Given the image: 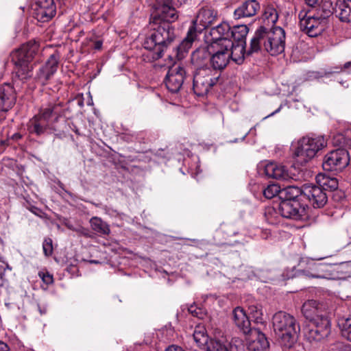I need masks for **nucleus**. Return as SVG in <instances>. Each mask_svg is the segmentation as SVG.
Wrapping results in <instances>:
<instances>
[{"mask_svg":"<svg viewBox=\"0 0 351 351\" xmlns=\"http://www.w3.org/2000/svg\"><path fill=\"white\" fill-rule=\"evenodd\" d=\"M285 32L280 27L267 29L261 26L250 40L249 54L265 51L271 56L282 53L285 48Z\"/></svg>","mask_w":351,"mask_h":351,"instance_id":"nucleus-1","label":"nucleus"},{"mask_svg":"<svg viewBox=\"0 0 351 351\" xmlns=\"http://www.w3.org/2000/svg\"><path fill=\"white\" fill-rule=\"evenodd\" d=\"M152 32L145 39L143 46L148 51V61H154L162 57L163 53L175 40V28L168 22L153 24Z\"/></svg>","mask_w":351,"mask_h":351,"instance_id":"nucleus-2","label":"nucleus"},{"mask_svg":"<svg viewBox=\"0 0 351 351\" xmlns=\"http://www.w3.org/2000/svg\"><path fill=\"white\" fill-rule=\"evenodd\" d=\"M217 19V12L211 8H201L196 16V19L192 21V24L189 28L186 36L178 45V56L180 58L184 56V53L187 52L194 41L196 40L199 34L208 27Z\"/></svg>","mask_w":351,"mask_h":351,"instance_id":"nucleus-3","label":"nucleus"},{"mask_svg":"<svg viewBox=\"0 0 351 351\" xmlns=\"http://www.w3.org/2000/svg\"><path fill=\"white\" fill-rule=\"evenodd\" d=\"M37 49L38 45L36 43H28L12 53V61L15 65V82L21 81L24 83L33 76L32 61Z\"/></svg>","mask_w":351,"mask_h":351,"instance_id":"nucleus-4","label":"nucleus"},{"mask_svg":"<svg viewBox=\"0 0 351 351\" xmlns=\"http://www.w3.org/2000/svg\"><path fill=\"white\" fill-rule=\"evenodd\" d=\"M273 327L281 345L288 348L295 342L300 329L295 317L283 311H279L274 315Z\"/></svg>","mask_w":351,"mask_h":351,"instance_id":"nucleus-5","label":"nucleus"},{"mask_svg":"<svg viewBox=\"0 0 351 351\" xmlns=\"http://www.w3.org/2000/svg\"><path fill=\"white\" fill-rule=\"evenodd\" d=\"M326 145L323 136H304L298 142L294 152L298 163L303 165L314 158L316 154Z\"/></svg>","mask_w":351,"mask_h":351,"instance_id":"nucleus-6","label":"nucleus"},{"mask_svg":"<svg viewBox=\"0 0 351 351\" xmlns=\"http://www.w3.org/2000/svg\"><path fill=\"white\" fill-rule=\"evenodd\" d=\"M219 77V72L210 67L196 69L193 78V89L195 94L197 96L206 95L210 88L217 84Z\"/></svg>","mask_w":351,"mask_h":351,"instance_id":"nucleus-7","label":"nucleus"},{"mask_svg":"<svg viewBox=\"0 0 351 351\" xmlns=\"http://www.w3.org/2000/svg\"><path fill=\"white\" fill-rule=\"evenodd\" d=\"M298 19L300 30L310 37L320 35L326 27V24L315 16L311 10H301L298 13Z\"/></svg>","mask_w":351,"mask_h":351,"instance_id":"nucleus-8","label":"nucleus"},{"mask_svg":"<svg viewBox=\"0 0 351 351\" xmlns=\"http://www.w3.org/2000/svg\"><path fill=\"white\" fill-rule=\"evenodd\" d=\"M350 153L344 148L331 151L326 155L323 169L327 171H341L349 164Z\"/></svg>","mask_w":351,"mask_h":351,"instance_id":"nucleus-9","label":"nucleus"},{"mask_svg":"<svg viewBox=\"0 0 351 351\" xmlns=\"http://www.w3.org/2000/svg\"><path fill=\"white\" fill-rule=\"evenodd\" d=\"M231 45L229 41L226 40L223 45L217 43H210L209 45L210 50V62L213 70L221 71L228 65L230 59L227 49L230 47Z\"/></svg>","mask_w":351,"mask_h":351,"instance_id":"nucleus-10","label":"nucleus"},{"mask_svg":"<svg viewBox=\"0 0 351 351\" xmlns=\"http://www.w3.org/2000/svg\"><path fill=\"white\" fill-rule=\"evenodd\" d=\"M177 19V12L172 5V0H162V3L159 4L152 14L150 23L154 25L168 22L171 24Z\"/></svg>","mask_w":351,"mask_h":351,"instance_id":"nucleus-11","label":"nucleus"},{"mask_svg":"<svg viewBox=\"0 0 351 351\" xmlns=\"http://www.w3.org/2000/svg\"><path fill=\"white\" fill-rule=\"evenodd\" d=\"M258 173L268 178H273L282 181H288L292 178V175L288 169L274 162H262L258 165Z\"/></svg>","mask_w":351,"mask_h":351,"instance_id":"nucleus-12","label":"nucleus"},{"mask_svg":"<svg viewBox=\"0 0 351 351\" xmlns=\"http://www.w3.org/2000/svg\"><path fill=\"white\" fill-rule=\"evenodd\" d=\"M56 13V7L53 0H35L32 5V16L38 21H49Z\"/></svg>","mask_w":351,"mask_h":351,"instance_id":"nucleus-13","label":"nucleus"},{"mask_svg":"<svg viewBox=\"0 0 351 351\" xmlns=\"http://www.w3.org/2000/svg\"><path fill=\"white\" fill-rule=\"evenodd\" d=\"M302 312L310 324L322 322V319H328L324 306L316 300H310L304 303Z\"/></svg>","mask_w":351,"mask_h":351,"instance_id":"nucleus-14","label":"nucleus"},{"mask_svg":"<svg viewBox=\"0 0 351 351\" xmlns=\"http://www.w3.org/2000/svg\"><path fill=\"white\" fill-rule=\"evenodd\" d=\"M330 333V321L322 319V322L310 324L304 334L305 339L311 343L317 345Z\"/></svg>","mask_w":351,"mask_h":351,"instance_id":"nucleus-15","label":"nucleus"},{"mask_svg":"<svg viewBox=\"0 0 351 351\" xmlns=\"http://www.w3.org/2000/svg\"><path fill=\"white\" fill-rule=\"evenodd\" d=\"M186 72L183 66L175 64L169 68L165 83L167 89L171 93H178L182 88Z\"/></svg>","mask_w":351,"mask_h":351,"instance_id":"nucleus-16","label":"nucleus"},{"mask_svg":"<svg viewBox=\"0 0 351 351\" xmlns=\"http://www.w3.org/2000/svg\"><path fill=\"white\" fill-rule=\"evenodd\" d=\"M278 213L282 217L299 220L306 216V206L300 201H281L278 206Z\"/></svg>","mask_w":351,"mask_h":351,"instance_id":"nucleus-17","label":"nucleus"},{"mask_svg":"<svg viewBox=\"0 0 351 351\" xmlns=\"http://www.w3.org/2000/svg\"><path fill=\"white\" fill-rule=\"evenodd\" d=\"M303 196L308 199L315 208L324 207L328 202L326 193L320 186L314 184L303 186Z\"/></svg>","mask_w":351,"mask_h":351,"instance_id":"nucleus-18","label":"nucleus"},{"mask_svg":"<svg viewBox=\"0 0 351 351\" xmlns=\"http://www.w3.org/2000/svg\"><path fill=\"white\" fill-rule=\"evenodd\" d=\"M245 338L247 351H269V344L265 335L254 329Z\"/></svg>","mask_w":351,"mask_h":351,"instance_id":"nucleus-19","label":"nucleus"},{"mask_svg":"<svg viewBox=\"0 0 351 351\" xmlns=\"http://www.w3.org/2000/svg\"><path fill=\"white\" fill-rule=\"evenodd\" d=\"M261 5L257 0H245L234 10V19L254 16L260 10Z\"/></svg>","mask_w":351,"mask_h":351,"instance_id":"nucleus-20","label":"nucleus"},{"mask_svg":"<svg viewBox=\"0 0 351 351\" xmlns=\"http://www.w3.org/2000/svg\"><path fill=\"white\" fill-rule=\"evenodd\" d=\"M58 60L57 56H50L45 64L41 66L36 74V80L43 85L46 84L47 81L54 75L58 69Z\"/></svg>","mask_w":351,"mask_h":351,"instance_id":"nucleus-21","label":"nucleus"},{"mask_svg":"<svg viewBox=\"0 0 351 351\" xmlns=\"http://www.w3.org/2000/svg\"><path fill=\"white\" fill-rule=\"evenodd\" d=\"M231 27L226 22H222L210 29V35L212 38L211 43L225 44L226 41H232L230 39Z\"/></svg>","mask_w":351,"mask_h":351,"instance_id":"nucleus-22","label":"nucleus"},{"mask_svg":"<svg viewBox=\"0 0 351 351\" xmlns=\"http://www.w3.org/2000/svg\"><path fill=\"white\" fill-rule=\"evenodd\" d=\"M16 101L13 87L8 84L0 86V111H8Z\"/></svg>","mask_w":351,"mask_h":351,"instance_id":"nucleus-23","label":"nucleus"},{"mask_svg":"<svg viewBox=\"0 0 351 351\" xmlns=\"http://www.w3.org/2000/svg\"><path fill=\"white\" fill-rule=\"evenodd\" d=\"M193 337L197 347L201 349H206L207 351H215V349L210 348V346L214 341H219V340L217 339H211L209 340L206 328L203 326L199 325L195 328Z\"/></svg>","mask_w":351,"mask_h":351,"instance_id":"nucleus-24","label":"nucleus"},{"mask_svg":"<svg viewBox=\"0 0 351 351\" xmlns=\"http://www.w3.org/2000/svg\"><path fill=\"white\" fill-rule=\"evenodd\" d=\"M232 319L236 326L245 335H249L254 329L251 328L250 319L245 311L239 306L233 310Z\"/></svg>","mask_w":351,"mask_h":351,"instance_id":"nucleus-25","label":"nucleus"},{"mask_svg":"<svg viewBox=\"0 0 351 351\" xmlns=\"http://www.w3.org/2000/svg\"><path fill=\"white\" fill-rule=\"evenodd\" d=\"M210 58V50L209 45L207 47H199L191 54V63L195 69L200 67H208V62Z\"/></svg>","mask_w":351,"mask_h":351,"instance_id":"nucleus-26","label":"nucleus"},{"mask_svg":"<svg viewBox=\"0 0 351 351\" xmlns=\"http://www.w3.org/2000/svg\"><path fill=\"white\" fill-rule=\"evenodd\" d=\"M212 343L210 348L215 349V351H247L246 343L245 344L243 341L238 337L232 339L229 348L221 340L219 341H214Z\"/></svg>","mask_w":351,"mask_h":351,"instance_id":"nucleus-27","label":"nucleus"},{"mask_svg":"<svg viewBox=\"0 0 351 351\" xmlns=\"http://www.w3.org/2000/svg\"><path fill=\"white\" fill-rule=\"evenodd\" d=\"M49 128V123L37 115L33 117L27 123V130L30 134L41 136Z\"/></svg>","mask_w":351,"mask_h":351,"instance_id":"nucleus-28","label":"nucleus"},{"mask_svg":"<svg viewBox=\"0 0 351 351\" xmlns=\"http://www.w3.org/2000/svg\"><path fill=\"white\" fill-rule=\"evenodd\" d=\"M232 44L230 47H228V52L230 59L238 64L243 63L245 59V55H250L247 50L245 49L246 44L234 43L232 40L230 41Z\"/></svg>","mask_w":351,"mask_h":351,"instance_id":"nucleus-29","label":"nucleus"},{"mask_svg":"<svg viewBox=\"0 0 351 351\" xmlns=\"http://www.w3.org/2000/svg\"><path fill=\"white\" fill-rule=\"evenodd\" d=\"M326 266L322 263H317L313 261L308 263V267L301 271L302 274L308 278H326L328 274L326 271Z\"/></svg>","mask_w":351,"mask_h":351,"instance_id":"nucleus-30","label":"nucleus"},{"mask_svg":"<svg viewBox=\"0 0 351 351\" xmlns=\"http://www.w3.org/2000/svg\"><path fill=\"white\" fill-rule=\"evenodd\" d=\"M335 13L343 22H351V0H337Z\"/></svg>","mask_w":351,"mask_h":351,"instance_id":"nucleus-31","label":"nucleus"},{"mask_svg":"<svg viewBox=\"0 0 351 351\" xmlns=\"http://www.w3.org/2000/svg\"><path fill=\"white\" fill-rule=\"evenodd\" d=\"M300 196H303V188L300 189L293 185L282 189L280 193L281 201H300L298 199Z\"/></svg>","mask_w":351,"mask_h":351,"instance_id":"nucleus-32","label":"nucleus"},{"mask_svg":"<svg viewBox=\"0 0 351 351\" xmlns=\"http://www.w3.org/2000/svg\"><path fill=\"white\" fill-rule=\"evenodd\" d=\"M315 179L318 184L317 186H320L325 192L327 190L334 191L338 188L337 178L330 177L326 173H319Z\"/></svg>","mask_w":351,"mask_h":351,"instance_id":"nucleus-33","label":"nucleus"},{"mask_svg":"<svg viewBox=\"0 0 351 351\" xmlns=\"http://www.w3.org/2000/svg\"><path fill=\"white\" fill-rule=\"evenodd\" d=\"M334 12L332 3L330 1H325L319 5L315 11L313 10V14L326 25L327 19Z\"/></svg>","mask_w":351,"mask_h":351,"instance_id":"nucleus-34","label":"nucleus"},{"mask_svg":"<svg viewBox=\"0 0 351 351\" xmlns=\"http://www.w3.org/2000/svg\"><path fill=\"white\" fill-rule=\"evenodd\" d=\"M249 32V28L246 25H239L231 28L230 39L234 43L246 44V36Z\"/></svg>","mask_w":351,"mask_h":351,"instance_id":"nucleus-35","label":"nucleus"},{"mask_svg":"<svg viewBox=\"0 0 351 351\" xmlns=\"http://www.w3.org/2000/svg\"><path fill=\"white\" fill-rule=\"evenodd\" d=\"M90 224L92 230L100 236L108 235L110 232L109 225L99 217H93Z\"/></svg>","mask_w":351,"mask_h":351,"instance_id":"nucleus-36","label":"nucleus"},{"mask_svg":"<svg viewBox=\"0 0 351 351\" xmlns=\"http://www.w3.org/2000/svg\"><path fill=\"white\" fill-rule=\"evenodd\" d=\"M341 72H346L347 73H351V61L346 62L343 66H337L328 71H325L320 75H315V77H328L332 73H340Z\"/></svg>","mask_w":351,"mask_h":351,"instance_id":"nucleus-37","label":"nucleus"},{"mask_svg":"<svg viewBox=\"0 0 351 351\" xmlns=\"http://www.w3.org/2000/svg\"><path fill=\"white\" fill-rule=\"evenodd\" d=\"M339 325L342 336L351 341V317L341 320Z\"/></svg>","mask_w":351,"mask_h":351,"instance_id":"nucleus-38","label":"nucleus"},{"mask_svg":"<svg viewBox=\"0 0 351 351\" xmlns=\"http://www.w3.org/2000/svg\"><path fill=\"white\" fill-rule=\"evenodd\" d=\"M58 105H49L47 108L43 109L38 114V117H40L41 119H44L49 123V120L51 118L53 114H58L57 108Z\"/></svg>","mask_w":351,"mask_h":351,"instance_id":"nucleus-39","label":"nucleus"},{"mask_svg":"<svg viewBox=\"0 0 351 351\" xmlns=\"http://www.w3.org/2000/svg\"><path fill=\"white\" fill-rule=\"evenodd\" d=\"M281 191L280 187L277 184H269L265 189H263V195L267 199H271L274 197L276 195L280 197V193Z\"/></svg>","mask_w":351,"mask_h":351,"instance_id":"nucleus-40","label":"nucleus"},{"mask_svg":"<svg viewBox=\"0 0 351 351\" xmlns=\"http://www.w3.org/2000/svg\"><path fill=\"white\" fill-rule=\"evenodd\" d=\"M250 315L254 321L257 323L262 322L263 321V311L259 305H250L249 306Z\"/></svg>","mask_w":351,"mask_h":351,"instance_id":"nucleus-41","label":"nucleus"},{"mask_svg":"<svg viewBox=\"0 0 351 351\" xmlns=\"http://www.w3.org/2000/svg\"><path fill=\"white\" fill-rule=\"evenodd\" d=\"M264 17L267 20L268 23H276L278 21V15L274 8L268 6L265 10Z\"/></svg>","mask_w":351,"mask_h":351,"instance_id":"nucleus-42","label":"nucleus"},{"mask_svg":"<svg viewBox=\"0 0 351 351\" xmlns=\"http://www.w3.org/2000/svg\"><path fill=\"white\" fill-rule=\"evenodd\" d=\"M52 239L50 238L45 239L43 243V252L46 256H49L53 253Z\"/></svg>","mask_w":351,"mask_h":351,"instance_id":"nucleus-43","label":"nucleus"},{"mask_svg":"<svg viewBox=\"0 0 351 351\" xmlns=\"http://www.w3.org/2000/svg\"><path fill=\"white\" fill-rule=\"evenodd\" d=\"M333 143L335 145H339L341 147L347 146L348 145V142L347 141L346 138L341 134H338L334 136Z\"/></svg>","mask_w":351,"mask_h":351,"instance_id":"nucleus-44","label":"nucleus"},{"mask_svg":"<svg viewBox=\"0 0 351 351\" xmlns=\"http://www.w3.org/2000/svg\"><path fill=\"white\" fill-rule=\"evenodd\" d=\"M7 269L11 271L12 267L8 263L0 261V280L2 282L5 281V272Z\"/></svg>","mask_w":351,"mask_h":351,"instance_id":"nucleus-45","label":"nucleus"},{"mask_svg":"<svg viewBox=\"0 0 351 351\" xmlns=\"http://www.w3.org/2000/svg\"><path fill=\"white\" fill-rule=\"evenodd\" d=\"M189 312L193 316L198 318L203 317V313L201 308H197L196 306H191L189 308Z\"/></svg>","mask_w":351,"mask_h":351,"instance_id":"nucleus-46","label":"nucleus"},{"mask_svg":"<svg viewBox=\"0 0 351 351\" xmlns=\"http://www.w3.org/2000/svg\"><path fill=\"white\" fill-rule=\"evenodd\" d=\"M39 276L41 277L43 281L47 285L52 284L53 282V276L48 272L43 274L40 273Z\"/></svg>","mask_w":351,"mask_h":351,"instance_id":"nucleus-47","label":"nucleus"},{"mask_svg":"<svg viewBox=\"0 0 351 351\" xmlns=\"http://www.w3.org/2000/svg\"><path fill=\"white\" fill-rule=\"evenodd\" d=\"M75 232H76L77 234L80 235H83L86 237H90L89 230L87 228H85L81 226H77Z\"/></svg>","mask_w":351,"mask_h":351,"instance_id":"nucleus-48","label":"nucleus"},{"mask_svg":"<svg viewBox=\"0 0 351 351\" xmlns=\"http://www.w3.org/2000/svg\"><path fill=\"white\" fill-rule=\"evenodd\" d=\"M189 1V0H172V5L180 6L187 3Z\"/></svg>","mask_w":351,"mask_h":351,"instance_id":"nucleus-49","label":"nucleus"},{"mask_svg":"<svg viewBox=\"0 0 351 351\" xmlns=\"http://www.w3.org/2000/svg\"><path fill=\"white\" fill-rule=\"evenodd\" d=\"M0 351H10V349L7 343L0 341Z\"/></svg>","mask_w":351,"mask_h":351,"instance_id":"nucleus-50","label":"nucleus"},{"mask_svg":"<svg viewBox=\"0 0 351 351\" xmlns=\"http://www.w3.org/2000/svg\"><path fill=\"white\" fill-rule=\"evenodd\" d=\"M102 45H103V43L101 40H96L95 43H94V49H96V50H99L101 49L102 47Z\"/></svg>","mask_w":351,"mask_h":351,"instance_id":"nucleus-51","label":"nucleus"},{"mask_svg":"<svg viewBox=\"0 0 351 351\" xmlns=\"http://www.w3.org/2000/svg\"><path fill=\"white\" fill-rule=\"evenodd\" d=\"M306 3L310 7H315L318 3L319 0H305Z\"/></svg>","mask_w":351,"mask_h":351,"instance_id":"nucleus-52","label":"nucleus"},{"mask_svg":"<svg viewBox=\"0 0 351 351\" xmlns=\"http://www.w3.org/2000/svg\"><path fill=\"white\" fill-rule=\"evenodd\" d=\"M22 137L19 133H14L11 136V138L14 141H18Z\"/></svg>","mask_w":351,"mask_h":351,"instance_id":"nucleus-53","label":"nucleus"},{"mask_svg":"<svg viewBox=\"0 0 351 351\" xmlns=\"http://www.w3.org/2000/svg\"><path fill=\"white\" fill-rule=\"evenodd\" d=\"M66 226L69 229V230H71L73 231H75V229L76 228V226H74L73 224H71V223H66Z\"/></svg>","mask_w":351,"mask_h":351,"instance_id":"nucleus-54","label":"nucleus"},{"mask_svg":"<svg viewBox=\"0 0 351 351\" xmlns=\"http://www.w3.org/2000/svg\"><path fill=\"white\" fill-rule=\"evenodd\" d=\"M346 136L347 138L351 136V126L346 131Z\"/></svg>","mask_w":351,"mask_h":351,"instance_id":"nucleus-55","label":"nucleus"},{"mask_svg":"<svg viewBox=\"0 0 351 351\" xmlns=\"http://www.w3.org/2000/svg\"><path fill=\"white\" fill-rule=\"evenodd\" d=\"M281 108H282V106H280L277 110H276L274 112H273L272 113H271L270 114H269L267 117H271V116H273L275 114L279 112L281 110Z\"/></svg>","mask_w":351,"mask_h":351,"instance_id":"nucleus-56","label":"nucleus"},{"mask_svg":"<svg viewBox=\"0 0 351 351\" xmlns=\"http://www.w3.org/2000/svg\"><path fill=\"white\" fill-rule=\"evenodd\" d=\"M38 310H39L40 313L41 315L45 314V313H46V309L45 308H41L39 306H38Z\"/></svg>","mask_w":351,"mask_h":351,"instance_id":"nucleus-57","label":"nucleus"},{"mask_svg":"<svg viewBox=\"0 0 351 351\" xmlns=\"http://www.w3.org/2000/svg\"><path fill=\"white\" fill-rule=\"evenodd\" d=\"M345 88H348V84L347 83V82H340Z\"/></svg>","mask_w":351,"mask_h":351,"instance_id":"nucleus-58","label":"nucleus"},{"mask_svg":"<svg viewBox=\"0 0 351 351\" xmlns=\"http://www.w3.org/2000/svg\"><path fill=\"white\" fill-rule=\"evenodd\" d=\"M273 210H274V209H273L272 208H269L267 209V210L266 215H267V214H270V213L273 211Z\"/></svg>","mask_w":351,"mask_h":351,"instance_id":"nucleus-59","label":"nucleus"},{"mask_svg":"<svg viewBox=\"0 0 351 351\" xmlns=\"http://www.w3.org/2000/svg\"><path fill=\"white\" fill-rule=\"evenodd\" d=\"M91 263H95V264H97V263H99V261H95V260H92L90 261Z\"/></svg>","mask_w":351,"mask_h":351,"instance_id":"nucleus-60","label":"nucleus"},{"mask_svg":"<svg viewBox=\"0 0 351 351\" xmlns=\"http://www.w3.org/2000/svg\"><path fill=\"white\" fill-rule=\"evenodd\" d=\"M5 143V141H1V145H3Z\"/></svg>","mask_w":351,"mask_h":351,"instance_id":"nucleus-61","label":"nucleus"},{"mask_svg":"<svg viewBox=\"0 0 351 351\" xmlns=\"http://www.w3.org/2000/svg\"><path fill=\"white\" fill-rule=\"evenodd\" d=\"M246 135H247V134H245V136H243V138H241V140H242V141H243V140L245 139V138Z\"/></svg>","mask_w":351,"mask_h":351,"instance_id":"nucleus-62","label":"nucleus"},{"mask_svg":"<svg viewBox=\"0 0 351 351\" xmlns=\"http://www.w3.org/2000/svg\"><path fill=\"white\" fill-rule=\"evenodd\" d=\"M267 220H268L269 223H274L272 221H270L269 219H267Z\"/></svg>","mask_w":351,"mask_h":351,"instance_id":"nucleus-63","label":"nucleus"},{"mask_svg":"<svg viewBox=\"0 0 351 351\" xmlns=\"http://www.w3.org/2000/svg\"><path fill=\"white\" fill-rule=\"evenodd\" d=\"M232 142H233V143H236V142H237V139H234V141H232Z\"/></svg>","mask_w":351,"mask_h":351,"instance_id":"nucleus-64","label":"nucleus"}]
</instances>
